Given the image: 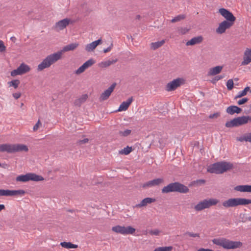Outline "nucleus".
Here are the masks:
<instances>
[{
  "mask_svg": "<svg viewBox=\"0 0 251 251\" xmlns=\"http://www.w3.org/2000/svg\"><path fill=\"white\" fill-rule=\"evenodd\" d=\"M219 12L226 19V21L227 22H230V23H233L236 20L235 17L232 14V13L225 8H222L219 9Z\"/></svg>",
  "mask_w": 251,
  "mask_h": 251,
  "instance_id": "14",
  "label": "nucleus"
},
{
  "mask_svg": "<svg viewBox=\"0 0 251 251\" xmlns=\"http://www.w3.org/2000/svg\"><path fill=\"white\" fill-rule=\"evenodd\" d=\"M233 81L232 79H230L227 80L226 82V87L228 90H231L233 87Z\"/></svg>",
  "mask_w": 251,
  "mask_h": 251,
  "instance_id": "36",
  "label": "nucleus"
},
{
  "mask_svg": "<svg viewBox=\"0 0 251 251\" xmlns=\"http://www.w3.org/2000/svg\"><path fill=\"white\" fill-rule=\"evenodd\" d=\"M185 16L183 14L178 15L177 16L175 17L174 18L172 19L171 21L172 23H176L179 21H180L182 20L185 19Z\"/></svg>",
  "mask_w": 251,
  "mask_h": 251,
  "instance_id": "35",
  "label": "nucleus"
},
{
  "mask_svg": "<svg viewBox=\"0 0 251 251\" xmlns=\"http://www.w3.org/2000/svg\"><path fill=\"white\" fill-rule=\"evenodd\" d=\"M247 135H248V142H251V133H249L247 134Z\"/></svg>",
  "mask_w": 251,
  "mask_h": 251,
  "instance_id": "52",
  "label": "nucleus"
},
{
  "mask_svg": "<svg viewBox=\"0 0 251 251\" xmlns=\"http://www.w3.org/2000/svg\"><path fill=\"white\" fill-rule=\"evenodd\" d=\"M43 180V177L34 173H27L25 175H20L18 176L16 178V180L17 181L24 182H25L30 180L39 181H42Z\"/></svg>",
  "mask_w": 251,
  "mask_h": 251,
  "instance_id": "9",
  "label": "nucleus"
},
{
  "mask_svg": "<svg viewBox=\"0 0 251 251\" xmlns=\"http://www.w3.org/2000/svg\"><path fill=\"white\" fill-rule=\"evenodd\" d=\"M5 208V206L4 204H0V212L3 210Z\"/></svg>",
  "mask_w": 251,
  "mask_h": 251,
  "instance_id": "53",
  "label": "nucleus"
},
{
  "mask_svg": "<svg viewBox=\"0 0 251 251\" xmlns=\"http://www.w3.org/2000/svg\"><path fill=\"white\" fill-rule=\"evenodd\" d=\"M132 151V148L127 146L119 151V153L122 154L127 155Z\"/></svg>",
  "mask_w": 251,
  "mask_h": 251,
  "instance_id": "33",
  "label": "nucleus"
},
{
  "mask_svg": "<svg viewBox=\"0 0 251 251\" xmlns=\"http://www.w3.org/2000/svg\"><path fill=\"white\" fill-rule=\"evenodd\" d=\"M95 62L96 61L93 58H90L87 61H86L85 63H84L83 64V65L84 66L85 68L87 69V68L94 64Z\"/></svg>",
  "mask_w": 251,
  "mask_h": 251,
  "instance_id": "34",
  "label": "nucleus"
},
{
  "mask_svg": "<svg viewBox=\"0 0 251 251\" xmlns=\"http://www.w3.org/2000/svg\"><path fill=\"white\" fill-rule=\"evenodd\" d=\"M163 182V179L161 178H158L151 180L145 183L143 185V188H150L153 186H158Z\"/></svg>",
  "mask_w": 251,
  "mask_h": 251,
  "instance_id": "18",
  "label": "nucleus"
},
{
  "mask_svg": "<svg viewBox=\"0 0 251 251\" xmlns=\"http://www.w3.org/2000/svg\"><path fill=\"white\" fill-rule=\"evenodd\" d=\"M164 44V40H161L160 41L152 43L151 44V48L153 50H156V49L162 46Z\"/></svg>",
  "mask_w": 251,
  "mask_h": 251,
  "instance_id": "31",
  "label": "nucleus"
},
{
  "mask_svg": "<svg viewBox=\"0 0 251 251\" xmlns=\"http://www.w3.org/2000/svg\"><path fill=\"white\" fill-rule=\"evenodd\" d=\"M102 41L101 39H99L98 40L92 42L90 44H88L85 46V50L87 52H92L94 51V50L96 48V47L101 44Z\"/></svg>",
  "mask_w": 251,
  "mask_h": 251,
  "instance_id": "20",
  "label": "nucleus"
},
{
  "mask_svg": "<svg viewBox=\"0 0 251 251\" xmlns=\"http://www.w3.org/2000/svg\"><path fill=\"white\" fill-rule=\"evenodd\" d=\"M203 37L201 36H198L193 37L191 40L188 41L186 43V45L187 46H193L201 43Z\"/></svg>",
  "mask_w": 251,
  "mask_h": 251,
  "instance_id": "23",
  "label": "nucleus"
},
{
  "mask_svg": "<svg viewBox=\"0 0 251 251\" xmlns=\"http://www.w3.org/2000/svg\"><path fill=\"white\" fill-rule=\"evenodd\" d=\"M185 235H187L190 237L196 238V237H200V234L197 233H193L192 232L187 231L185 233Z\"/></svg>",
  "mask_w": 251,
  "mask_h": 251,
  "instance_id": "39",
  "label": "nucleus"
},
{
  "mask_svg": "<svg viewBox=\"0 0 251 251\" xmlns=\"http://www.w3.org/2000/svg\"><path fill=\"white\" fill-rule=\"evenodd\" d=\"M237 141L243 142V141H246L248 142V135L247 134H245L244 135L242 136H240L237 139Z\"/></svg>",
  "mask_w": 251,
  "mask_h": 251,
  "instance_id": "40",
  "label": "nucleus"
},
{
  "mask_svg": "<svg viewBox=\"0 0 251 251\" xmlns=\"http://www.w3.org/2000/svg\"><path fill=\"white\" fill-rule=\"evenodd\" d=\"M224 77V76L223 75H218V76H216L215 78H214V81H218L220 79H221L222 78H223Z\"/></svg>",
  "mask_w": 251,
  "mask_h": 251,
  "instance_id": "50",
  "label": "nucleus"
},
{
  "mask_svg": "<svg viewBox=\"0 0 251 251\" xmlns=\"http://www.w3.org/2000/svg\"><path fill=\"white\" fill-rule=\"evenodd\" d=\"M112 230L116 233L122 235L133 234L135 229L131 226H122L117 225L112 227Z\"/></svg>",
  "mask_w": 251,
  "mask_h": 251,
  "instance_id": "10",
  "label": "nucleus"
},
{
  "mask_svg": "<svg viewBox=\"0 0 251 251\" xmlns=\"http://www.w3.org/2000/svg\"><path fill=\"white\" fill-rule=\"evenodd\" d=\"M112 46H113V45L111 44L109 47H108L106 49H104L103 50V52L104 53H106V52H108L110 51L111 50V49H112Z\"/></svg>",
  "mask_w": 251,
  "mask_h": 251,
  "instance_id": "48",
  "label": "nucleus"
},
{
  "mask_svg": "<svg viewBox=\"0 0 251 251\" xmlns=\"http://www.w3.org/2000/svg\"><path fill=\"white\" fill-rule=\"evenodd\" d=\"M210 250L209 249L200 248L197 251H210Z\"/></svg>",
  "mask_w": 251,
  "mask_h": 251,
  "instance_id": "51",
  "label": "nucleus"
},
{
  "mask_svg": "<svg viewBox=\"0 0 251 251\" xmlns=\"http://www.w3.org/2000/svg\"><path fill=\"white\" fill-rule=\"evenodd\" d=\"M212 242L226 250L235 249L242 246V243L240 241H233L225 238H215L212 240Z\"/></svg>",
  "mask_w": 251,
  "mask_h": 251,
  "instance_id": "3",
  "label": "nucleus"
},
{
  "mask_svg": "<svg viewBox=\"0 0 251 251\" xmlns=\"http://www.w3.org/2000/svg\"><path fill=\"white\" fill-rule=\"evenodd\" d=\"M219 201L214 198L205 199L199 201L196 204L194 208L196 211H201L205 209L210 208L212 206L216 205Z\"/></svg>",
  "mask_w": 251,
  "mask_h": 251,
  "instance_id": "7",
  "label": "nucleus"
},
{
  "mask_svg": "<svg viewBox=\"0 0 251 251\" xmlns=\"http://www.w3.org/2000/svg\"><path fill=\"white\" fill-rule=\"evenodd\" d=\"M71 22V20L65 18L56 23L53 26L54 29L56 31H60L64 29Z\"/></svg>",
  "mask_w": 251,
  "mask_h": 251,
  "instance_id": "15",
  "label": "nucleus"
},
{
  "mask_svg": "<svg viewBox=\"0 0 251 251\" xmlns=\"http://www.w3.org/2000/svg\"><path fill=\"white\" fill-rule=\"evenodd\" d=\"M116 86V83H113L108 89L101 93L100 99L101 101L105 100L108 99Z\"/></svg>",
  "mask_w": 251,
  "mask_h": 251,
  "instance_id": "17",
  "label": "nucleus"
},
{
  "mask_svg": "<svg viewBox=\"0 0 251 251\" xmlns=\"http://www.w3.org/2000/svg\"><path fill=\"white\" fill-rule=\"evenodd\" d=\"M27 147L23 144H3L0 145V152L13 153L21 151H27Z\"/></svg>",
  "mask_w": 251,
  "mask_h": 251,
  "instance_id": "4",
  "label": "nucleus"
},
{
  "mask_svg": "<svg viewBox=\"0 0 251 251\" xmlns=\"http://www.w3.org/2000/svg\"><path fill=\"white\" fill-rule=\"evenodd\" d=\"M41 125V123H40V120H38V122H37V123L35 124V125L33 126V130L34 131H36L38 129L39 126V125Z\"/></svg>",
  "mask_w": 251,
  "mask_h": 251,
  "instance_id": "46",
  "label": "nucleus"
},
{
  "mask_svg": "<svg viewBox=\"0 0 251 251\" xmlns=\"http://www.w3.org/2000/svg\"><path fill=\"white\" fill-rule=\"evenodd\" d=\"M188 191L189 189L187 186L178 182L170 183L168 185L164 187L162 189V193H168L174 192L186 193L188 192Z\"/></svg>",
  "mask_w": 251,
  "mask_h": 251,
  "instance_id": "5",
  "label": "nucleus"
},
{
  "mask_svg": "<svg viewBox=\"0 0 251 251\" xmlns=\"http://www.w3.org/2000/svg\"><path fill=\"white\" fill-rule=\"evenodd\" d=\"M30 70V67L23 63L16 69L11 72V75L15 76L17 75H21L28 72Z\"/></svg>",
  "mask_w": 251,
  "mask_h": 251,
  "instance_id": "12",
  "label": "nucleus"
},
{
  "mask_svg": "<svg viewBox=\"0 0 251 251\" xmlns=\"http://www.w3.org/2000/svg\"><path fill=\"white\" fill-rule=\"evenodd\" d=\"M78 46L79 44L76 42L64 46L61 50L48 55L38 65V71H41L46 68H49L52 64L57 62L61 58L62 54L63 52L74 50Z\"/></svg>",
  "mask_w": 251,
  "mask_h": 251,
  "instance_id": "1",
  "label": "nucleus"
},
{
  "mask_svg": "<svg viewBox=\"0 0 251 251\" xmlns=\"http://www.w3.org/2000/svg\"><path fill=\"white\" fill-rule=\"evenodd\" d=\"M241 111L242 109L240 107L235 105L229 106L226 109V113L230 115H233L234 113L239 114L241 113Z\"/></svg>",
  "mask_w": 251,
  "mask_h": 251,
  "instance_id": "24",
  "label": "nucleus"
},
{
  "mask_svg": "<svg viewBox=\"0 0 251 251\" xmlns=\"http://www.w3.org/2000/svg\"><path fill=\"white\" fill-rule=\"evenodd\" d=\"M233 24V23H230V22L224 21L219 24V26L216 29V32L219 34H222L224 33L227 29L230 27Z\"/></svg>",
  "mask_w": 251,
  "mask_h": 251,
  "instance_id": "16",
  "label": "nucleus"
},
{
  "mask_svg": "<svg viewBox=\"0 0 251 251\" xmlns=\"http://www.w3.org/2000/svg\"><path fill=\"white\" fill-rule=\"evenodd\" d=\"M223 66H217L215 67L210 68L208 72L207 75L209 76H214L219 74L222 70Z\"/></svg>",
  "mask_w": 251,
  "mask_h": 251,
  "instance_id": "25",
  "label": "nucleus"
},
{
  "mask_svg": "<svg viewBox=\"0 0 251 251\" xmlns=\"http://www.w3.org/2000/svg\"><path fill=\"white\" fill-rule=\"evenodd\" d=\"M88 141V139L87 138H85L83 140H79L78 141V143L79 144H84V143H87Z\"/></svg>",
  "mask_w": 251,
  "mask_h": 251,
  "instance_id": "49",
  "label": "nucleus"
},
{
  "mask_svg": "<svg viewBox=\"0 0 251 251\" xmlns=\"http://www.w3.org/2000/svg\"><path fill=\"white\" fill-rule=\"evenodd\" d=\"M21 96V94L19 92L13 94V96L15 99H19Z\"/></svg>",
  "mask_w": 251,
  "mask_h": 251,
  "instance_id": "47",
  "label": "nucleus"
},
{
  "mask_svg": "<svg viewBox=\"0 0 251 251\" xmlns=\"http://www.w3.org/2000/svg\"><path fill=\"white\" fill-rule=\"evenodd\" d=\"M140 15H137V19H139V18H140Z\"/></svg>",
  "mask_w": 251,
  "mask_h": 251,
  "instance_id": "56",
  "label": "nucleus"
},
{
  "mask_svg": "<svg viewBox=\"0 0 251 251\" xmlns=\"http://www.w3.org/2000/svg\"><path fill=\"white\" fill-rule=\"evenodd\" d=\"M160 230L158 229H154L149 231V233L152 235H158L160 233Z\"/></svg>",
  "mask_w": 251,
  "mask_h": 251,
  "instance_id": "41",
  "label": "nucleus"
},
{
  "mask_svg": "<svg viewBox=\"0 0 251 251\" xmlns=\"http://www.w3.org/2000/svg\"><path fill=\"white\" fill-rule=\"evenodd\" d=\"M248 100H249V99L247 98H243V99H242L241 100H239L238 101L237 103L239 105H242V104H244L246 102H247L248 101Z\"/></svg>",
  "mask_w": 251,
  "mask_h": 251,
  "instance_id": "43",
  "label": "nucleus"
},
{
  "mask_svg": "<svg viewBox=\"0 0 251 251\" xmlns=\"http://www.w3.org/2000/svg\"><path fill=\"white\" fill-rule=\"evenodd\" d=\"M6 50V47L5 46L3 42L0 40V52H2Z\"/></svg>",
  "mask_w": 251,
  "mask_h": 251,
  "instance_id": "42",
  "label": "nucleus"
},
{
  "mask_svg": "<svg viewBox=\"0 0 251 251\" xmlns=\"http://www.w3.org/2000/svg\"><path fill=\"white\" fill-rule=\"evenodd\" d=\"M133 101V98H128L126 101H123L120 105L118 111H124L127 109Z\"/></svg>",
  "mask_w": 251,
  "mask_h": 251,
  "instance_id": "22",
  "label": "nucleus"
},
{
  "mask_svg": "<svg viewBox=\"0 0 251 251\" xmlns=\"http://www.w3.org/2000/svg\"><path fill=\"white\" fill-rule=\"evenodd\" d=\"M86 69L85 68L84 66L82 65L81 66H80L75 71V74L76 75H80L83 72L85 71Z\"/></svg>",
  "mask_w": 251,
  "mask_h": 251,
  "instance_id": "37",
  "label": "nucleus"
},
{
  "mask_svg": "<svg viewBox=\"0 0 251 251\" xmlns=\"http://www.w3.org/2000/svg\"><path fill=\"white\" fill-rule=\"evenodd\" d=\"M232 164L226 161H221L209 165L207 170L212 174H221L232 169Z\"/></svg>",
  "mask_w": 251,
  "mask_h": 251,
  "instance_id": "2",
  "label": "nucleus"
},
{
  "mask_svg": "<svg viewBox=\"0 0 251 251\" xmlns=\"http://www.w3.org/2000/svg\"><path fill=\"white\" fill-rule=\"evenodd\" d=\"M178 31L181 34H185L188 31V29L186 28H181Z\"/></svg>",
  "mask_w": 251,
  "mask_h": 251,
  "instance_id": "45",
  "label": "nucleus"
},
{
  "mask_svg": "<svg viewBox=\"0 0 251 251\" xmlns=\"http://www.w3.org/2000/svg\"><path fill=\"white\" fill-rule=\"evenodd\" d=\"M250 91V88L249 87H246L245 89L238 92V94L235 96V99H238L241 98L247 95L248 91Z\"/></svg>",
  "mask_w": 251,
  "mask_h": 251,
  "instance_id": "30",
  "label": "nucleus"
},
{
  "mask_svg": "<svg viewBox=\"0 0 251 251\" xmlns=\"http://www.w3.org/2000/svg\"><path fill=\"white\" fill-rule=\"evenodd\" d=\"M251 121V117L249 116H243L235 118L230 121L226 123V126L227 127H236L247 124Z\"/></svg>",
  "mask_w": 251,
  "mask_h": 251,
  "instance_id": "8",
  "label": "nucleus"
},
{
  "mask_svg": "<svg viewBox=\"0 0 251 251\" xmlns=\"http://www.w3.org/2000/svg\"><path fill=\"white\" fill-rule=\"evenodd\" d=\"M25 194L23 190H10L0 189V196H23Z\"/></svg>",
  "mask_w": 251,
  "mask_h": 251,
  "instance_id": "13",
  "label": "nucleus"
},
{
  "mask_svg": "<svg viewBox=\"0 0 251 251\" xmlns=\"http://www.w3.org/2000/svg\"><path fill=\"white\" fill-rule=\"evenodd\" d=\"M251 62V49L247 48L244 53L242 65H247Z\"/></svg>",
  "mask_w": 251,
  "mask_h": 251,
  "instance_id": "19",
  "label": "nucleus"
},
{
  "mask_svg": "<svg viewBox=\"0 0 251 251\" xmlns=\"http://www.w3.org/2000/svg\"><path fill=\"white\" fill-rule=\"evenodd\" d=\"M251 203V200L245 198H230L223 202L222 205L225 208L235 207L238 205H246Z\"/></svg>",
  "mask_w": 251,
  "mask_h": 251,
  "instance_id": "6",
  "label": "nucleus"
},
{
  "mask_svg": "<svg viewBox=\"0 0 251 251\" xmlns=\"http://www.w3.org/2000/svg\"><path fill=\"white\" fill-rule=\"evenodd\" d=\"M235 190L241 192H251V185H238L235 187Z\"/></svg>",
  "mask_w": 251,
  "mask_h": 251,
  "instance_id": "27",
  "label": "nucleus"
},
{
  "mask_svg": "<svg viewBox=\"0 0 251 251\" xmlns=\"http://www.w3.org/2000/svg\"><path fill=\"white\" fill-rule=\"evenodd\" d=\"M130 133H131V130H129V129H126L124 131H119V134L121 136H124V137L129 135L130 134Z\"/></svg>",
  "mask_w": 251,
  "mask_h": 251,
  "instance_id": "38",
  "label": "nucleus"
},
{
  "mask_svg": "<svg viewBox=\"0 0 251 251\" xmlns=\"http://www.w3.org/2000/svg\"><path fill=\"white\" fill-rule=\"evenodd\" d=\"M204 182V180H201V182Z\"/></svg>",
  "mask_w": 251,
  "mask_h": 251,
  "instance_id": "58",
  "label": "nucleus"
},
{
  "mask_svg": "<svg viewBox=\"0 0 251 251\" xmlns=\"http://www.w3.org/2000/svg\"><path fill=\"white\" fill-rule=\"evenodd\" d=\"M185 80L183 78L178 77L169 82L166 86V90L168 92L175 90L178 87L185 83Z\"/></svg>",
  "mask_w": 251,
  "mask_h": 251,
  "instance_id": "11",
  "label": "nucleus"
},
{
  "mask_svg": "<svg viewBox=\"0 0 251 251\" xmlns=\"http://www.w3.org/2000/svg\"><path fill=\"white\" fill-rule=\"evenodd\" d=\"M156 200L152 198H146L141 201L140 203L136 204L134 207L141 208L146 206L148 204L155 202Z\"/></svg>",
  "mask_w": 251,
  "mask_h": 251,
  "instance_id": "21",
  "label": "nucleus"
},
{
  "mask_svg": "<svg viewBox=\"0 0 251 251\" xmlns=\"http://www.w3.org/2000/svg\"><path fill=\"white\" fill-rule=\"evenodd\" d=\"M118 61L117 59H112V60H108L106 61H103L100 62L98 64V66L101 68H106L112 64H113L117 62Z\"/></svg>",
  "mask_w": 251,
  "mask_h": 251,
  "instance_id": "26",
  "label": "nucleus"
},
{
  "mask_svg": "<svg viewBox=\"0 0 251 251\" xmlns=\"http://www.w3.org/2000/svg\"><path fill=\"white\" fill-rule=\"evenodd\" d=\"M61 246L66 249H75L77 247V245L73 244L70 242H63L60 243Z\"/></svg>",
  "mask_w": 251,
  "mask_h": 251,
  "instance_id": "29",
  "label": "nucleus"
},
{
  "mask_svg": "<svg viewBox=\"0 0 251 251\" xmlns=\"http://www.w3.org/2000/svg\"><path fill=\"white\" fill-rule=\"evenodd\" d=\"M20 84V81L18 79L12 80L11 81L8 82L9 87H13L15 89L18 88Z\"/></svg>",
  "mask_w": 251,
  "mask_h": 251,
  "instance_id": "32",
  "label": "nucleus"
},
{
  "mask_svg": "<svg viewBox=\"0 0 251 251\" xmlns=\"http://www.w3.org/2000/svg\"><path fill=\"white\" fill-rule=\"evenodd\" d=\"M10 40H12L13 42H15V40H16V38L15 37H14V36L11 37L10 38Z\"/></svg>",
  "mask_w": 251,
  "mask_h": 251,
  "instance_id": "54",
  "label": "nucleus"
},
{
  "mask_svg": "<svg viewBox=\"0 0 251 251\" xmlns=\"http://www.w3.org/2000/svg\"><path fill=\"white\" fill-rule=\"evenodd\" d=\"M87 98L88 95L87 94H83L80 98L75 100L74 104L75 105L80 106L87 100Z\"/></svg>",
  "mask_w": 251,
  "mask_h": 251,
  "instance_id": "28",
  "label": "nucleus"
},
{
  "mask_svg": "<svg viewBox=\"0 0 251 251\" xmlns=\"http://www.w3.org/2000/svg\"><path fill=\"white\" fill-rule=\"evenodd\" d=\"M247 219L250 221H251V217H249L247 218Z\"/></svg>",
  "mask_w": 251,
  "mask_h": 251,
  "instance_id": "55",
  "label": "nucleus"
},
{
  "mask_svg": "<svg viewBox=\"0 0 251 251\" xmlns=\"http://www.w3.org/2000/svg\"><path fill=\"white\" fill-rule=\"evenodd\" d=\"M220 112H216L215 113L210 114L209 116V118L210 119L216 118L218 117L219 116H220Z\"/></svg>",
  "mask_w": 251,
  "mask_h": 251,
  "instance_id": "44",
  "label": "nucleus"
},
{
  "mask_svg": "<svg viewBox=\"0 0 251 251\" xmlns=\"http://www.w3.org/2000/svg\"><path fill=\"white\" fill-rule=\"evenodd\" d=\"M204 182V180H201V182Z\"/></svg>",
  "mask_w": 251,
  "mask_h": 251,
  "instance_id": "57",
  "label": "nucleus"
}]
</instances>
